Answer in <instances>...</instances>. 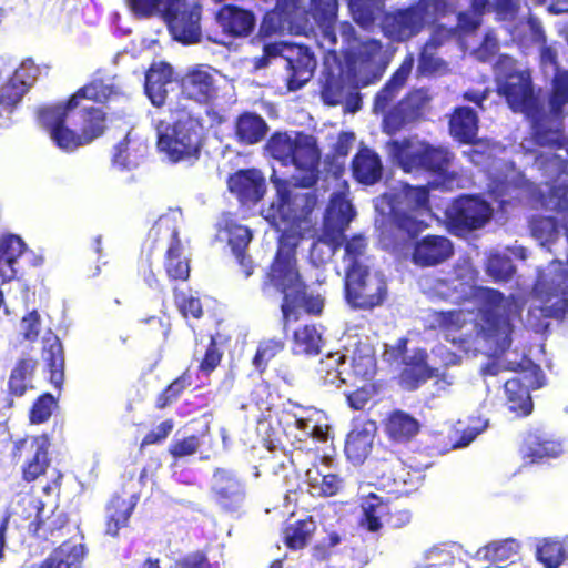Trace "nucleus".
<instances>
[{
    "label": "nucleus",
    "instance_id": "nucleus-1",
    "mask_svg": "<svg viewBox=\"0 0 568 568\" xmlns=\"http://www.w3.org/2000/svg\"><path fill=\"white\" fill-rule=\"evenodd\" d=\"M387 150L406 173H428L435 180L426 185L403 183L390 196L388 220L392 227L407 240L428 229L426 216L432 212L430 189L452 191L458 186L459 174L452 170L455 153L445 145L427 141L414 144L409 139L390 140Z\"/></svg>",
    "mask_w": 568,
    "mask_h": 568
},
{
    "label": "nucleus",
    "instance_id": "nucleus-2",
    "mask_svg": "<svg viewBox=\"0 0 568 568\" xmlns=\"http://www.w3.org/2000/svg\"><path fill=\"white\" fill-rule=\"evenodd\" d=\"M341 34L347 47L341 54L328 50L321 79V99L331 106L341 104L349 90L378 82L389 64L381 40L361 39L347 21L341 24Z\"/></svg>",
    "mask_w": 568,
    "mask_h": 568
},
{
    "label": "nucleus",
    "instance_id": "nucleus-3",
    "mask_svg": "<svg viewBox=\"0 0 568 568\" xmlns=\"http://www.w3.org/2000/svg\"><path fill=\"white\" fill-rule=\"evenodd\" d=\"M300 235L284 231L278 236L277 248L263 278L262 288L272 287L282 294L281 312L284 325L300 320V312L313 316L323 313L325 298L310 291L300 272L297 246Z\"/></svg>",
    "mask_w": 568,
    "mask_h": 568
},
{
    "label": "nucleus",
    "instance_id": "nucleus-4",
    "mask_svg": "<svg viewBox=\"0 0 568 568\" xmlns=\"http://www.w3.org/2000/svg\"><path fill=\"white\" fill-rule=\"evenodd\" d=\"M356 212L352 203L342 193H334L326 207L322 232L314 240L310 254L321 263L335 255L344 243L345 271L365 270L361 258L365 255L367 240L361 234H355L345 241V232L355 217Z\"/></svg>",
    "mask_w": 568,
    "mask_h": 568
},
{
    "label": "nucleus",
    "instance_id": "nucleus-5",
    "mask_svg": "<svg viewBox=\"0 0 568 568\" xmlns=\"http://www.w3.org/2000/svg\"><path fill=\"white\" fill-rule=\"evenodd\" d=\"M478 304L480 325L477 334L494 345L496 352L505 353L513 343L511 318L520 317L523 304L515 294L505 296L500 291L478 286L474 291Z\"/></svg>",
    "mask_w": 568,
    "mask_h": 568
},
{
    "label": "nucleus",
    "instance_id": "nucleus-6",
    "mask_svg": "<svg viewBox=\"0 0 568 568\" xmlns=\"http://www.w3.org/2000/svg\"><path fill=\"white\" fill-rule=\"evenodd\" d=\"M271 156L283 165L292 164L296 174L292 175L295 187H313L320 179L321 150L313 135L297 132L292 136L287 132H274L266 142Z\"/></svg>",
    "mask_w": 568,
    "mask_h": 568
},
{
    "label": "nucleus",
    "instance_id": "nucleus-7",
    "mask_svg": "<svg viewBox=\"0 0 568 568\" xmlns=\"http://www.w3.org/2000/svg\"><path fill=\"white\" fill-rule=\"evenodd\" d=\"M496 92L504 98L514 113L534 114L540 112L542 101L535 90L531 72L519 69L509 55H500L495 64Z\"/></svg>",
    "mask_w": 568,
    "mask_h": 568
},
{
    "label": "nucleus",
    "instance_id": "nucleus-8",
    "mask_svg": "<svg viewBox=\"0 0 568 568\" xmlns=\"http://www.w3.org/2000/svg\"><path fill=\"white\" fill-rule=\"evenodd\" d=\"M442 6H446L444 0H415L406 7L384 12L381 31L392 42H407L425 30L430 9L437 10Z\"/></svg>",
    "mask_w": 568,
    "mask_h": 568
},
{
    "label": "nucleus",
    "instance_id": "nucleus-9",
    "mask_svg": "<svg viewBox=\"0 0 568 568\" xmlns=\"http://www.w3.org/2000/svg\"><path fill=\"white\" fill-rule=\"evenodd\" d=\"M203 126L201 120L190 113H182L173 122L172 134L161 133L158 148L173 162L196 161L201 154Z\"/></svg>",
    "mask_w": 568,
    "mask_h": 568
},
{
    "label": "nucleus",
    "instance_id": "nucleus-10",
    "mask_svg": "<svg viewBox=\"0 0 568 568\" xmlns=\"http://www.w3.org/2000/svg\"><path fill=\"white\" fill-rule=\"evenodd\" d=\"M271 181L276 189V196L268 209L272 222L287 227L300 226L302 222H306L318 202L315 192L292 193L287 180L273 175Z\"/></svg>",
    "mask_w": 568,
    "mask_h": 568
},
{
    "label": "nucleus",
    "instance_id": "nucleus-11",
    "mask_svg": "<svg viewBox=\"0 0 568 568\" xmlns=\"http://www.w3.org/2000/svg\"><path fill=\"white\" fill-rule=\"evenodd\" d=\"M75 110L65 100L43 104L36 110L39 126L49 135L59 150L68 153L84 146L79 131L68 125V119Z\"/></svg>",
    "mask_w": 568,
    "mask_h": 568
},
{
    "label": "nucleus",
    "instance_id": "nucleus-12",
    "mask_svg": "<svg viewBox=\"0 0 568 568\" xmlns=\"http://www.w3.org/2000/svg\"><path fill=\"white\" fill-rule=\"evenodd\" d=\"M361 508L359 525L369 532H378L383 525L394 530L403 529L413 519V513L409 508L397 500L384 498L375 493L365 496Z\"/></svg>",
    "mask_w": 568,
    "mask_h": 568
},
{
    "label": "nucleus",
    "instance_id": "nucleus-13",
    "mask_svg": "<svg viewBox=\"0 0 568 568\" xmlns=\"http://www.w3.org/2000/svg\"><path fill=\"white\" fill-rule=\"evenodd\" d=\"M385 278L369 268L345 271V298L354 310L372 311L387 298Z\"/></svg>",
    "mask_w": 568,
    "mask_h": 568
},
{
    "label": "nucleus",
    "instance_id": "nucleus-14",
    "mask_svg": "<svg viewBox=\"0 0 568 568\" xmlns=\"http://www.w3.org/2000/svg\"><path fill=\"white\" fill-rule=\"evenodd\" d=\"M491 216L493 209L490 204L479 195H459L445 210L446 225L456 235L484 227Z\"/></svg>",
    "mask_w": 568,
    "mask_h": 568
},
{
    "label": "nucleus",
    "instance_id": "nucleus-15",
    "mask_svg": "<svg viewBox=\"0 0 568 568\" xmlns=\"http://www.w3.org/2000/svg\"><path fill=\"white\" fill-rule=\"evenodd\" d=\"M51 438L48 434L26 436L14 442L12 456L22 459L21 479L31 484L44 477L51 466Z\"/></svg>",
    "mask_w": 568,
    "mask_h": 568
},
{
    "label": "nucleus",
    "instance_id": "nucleus-16",
    "mask_svg": "<svg viewBox=\"0 0 568 568\" xmlns=\"http://www.w3.org/2000/svg\"><path fill=\"white\" fill-rule=\"evenodd\" d=\"M545 385V375L539 365L529 361L517 372L516 376L504 384L506 405L518 417H526L532 413L534 403L530 390L539 389Z\"/></svg>",
    "mask_w": 568,
    "mask_h": 568
},
{
    "label": "nucleus",
    "instance_id": "nucleus-17",
    "mask_svg": "<svg viewBox=\"0 0 568 568\" xmlns=\"http://www.w3.org/2000/svg\"><path fill=\"white\" fill-rule=\"evenodd\" d=\"M161 11L172 36L184 44L201 40V6L186 0H166Z\"/></svg>",
    "mask_w": 568,
    "mask_h": 568
},
{
    "label": "nucleus",
    "instance_id": "nucleus-18",
    "mask_svg": "<svg viewBox=\"0 0 568 568\" xmlns=\"http://www.w3.org/2000/svg\"><path fill=\"white\" fill-rule=\"evenodd\" d=\"M387 222H389L388 219ZM388 225L394 235L400 239L404 244L413 243L410 260L416 266H437L454 255L453 243L445 235L427 234L422 239H417L422 234L419 233L416 237L407 240L398 234L390 223Z\"/></svg>",
    "mask_w": 568,
    "mask_h": 568
},
{
    "label": "nucleus",
    "instance_id": "nucleus-19",
    "mask_svg": "<svg viewBox=\"0 0 568 568\" xmlns=\"http://www.w3.org/2000/svg\"><path fill=\"white\" fill-rule=\"evenodd\" d=\"M152 231L156 234H166L170 239L164 254L163 267L166 276L173 282H186L190 278V258L183 255V245L179 229L169 221H158Z\"/></svg>",
    "mask_w": 568,
    "mask_h": 568
},
{
    "label": "nucleus",
    "instance_id": "nucleus-20",
    "mask_svg": "<svg viewBox=\"0 0 568 568\" xmlns=\"http://www.w3.org/2000/svg\"><path fill=\"white\" fill-rule=\"evenodd\" d=\"M562 453V443L541 428L527 430L519 446L521 459L529 465L558 458Z\"/></svg>",
    "mask_w": 568,
    "mask_h": 568
},
{
    "label": "nucleus",
    "instance_id": "nucleus-21",
    "mask_svg": "<svg viewBox=\"0 0 568 568\" xmlns=\"http://www.w3.org/2000/svg\"><path fill=\"white\" fill-rule=\"evenodd\" d=\"M180 87L185 98L203 104L211 103L219 95L214 70L203 64L189 69L181 78Z\"/></svg>",
    "mask_w": 568,
    "mask_h": 568
},
{
    "label": "nucleus",
    "instance_id": "nucleus-22",
    "mask_svg": "<svg viewBox=\"0 0 568 568\" xmlns=\"http://www.w3.org/2000/svg\"><path fill=\"white\" fill-rule=\"evenodd\" d=\"M536 295L542 302V313L546 317L562 321L568 313V272L562 271L548 284L540 282L535 288Z\"/></svg>",
    "mask_w": 568,
    "mask_h": 568
},
{
    "label": "nucleus",
    "instance_id": "nucleus-23",
    "mask_svg": "<svg viewBox=\"0 0 568 568\" xmlns=\"http://www.w3.org/2000/svg\"><path fill=\"white\" fill-rule=\"evenodd\" d=\"M227 189L242 204H256L264 196L265 179L256 169H241L227 178Z\"/></svg>",
    "mask_w": 568,
    "mask_h": 568
},
{
    "label": "nucleus",
    "instance_id": "nucleus-24",
    "mask_svg": "<svg viewBox=\"0 0 568 568\" xmlns=\"http://www.w3.org/2000/svg\"><path fill=\"white\" fill-rule=\"evenodd\" d=\"M31 85L32 78L22 63L0 84V118H9L18 109Z\"/></svg>",
    "mask_w": 568,
    "mask_h": 568
},
{
    "label": "nucleus",
    "instance_id": "nucleus-25",
    "mask_svg": "<svg viewBox=\"0 0 568 568\" xmlns=\"http://www.w3.org/2000/svg\"><path fill=\"white\" fill-rule=\"evenodd\" d=\"M424 100L416 94H408L390 108L383 119V131L394 135L407 124L419 120L424 114Z\"/></svg>",
    "mask_w": 568,
    "mask_h": 568
},
{
    "label": "nucleus",
    "instance_id": "nucleus-26",
    "mask_svg": "<svg viewBox=\"0 0 568 568\" xmlns=\"http://www.w3.org/2000/svg\"><path fill=\"white\" fill-rule=\"evenodd\" d=\"M288 71L287 88L291 91L301 89L312 77L316 68V59L306 45L296 44L285 55Z\"/></svg>",
    "mask_w": 568,
    "mask_h": 568
},
{
    "label": "nucleus",
    "instance_id": "nucleus-27",
    "mask_svg": "<svg viewBox=\"0 0 568 568\" xmlns=\"http://www.w3.org/2000/svg\"><path fill=\"white\" fill-rule=\"evenodd\" d=\"M222 31L233 38H245L252 33L256 24L255 14L236 4L225 3L215 14Z\"/></svg>",
    "mask_w": 568,
    "mask_h": 568
},
{
    "label": "nucleus",
    "instance_id": "nucleus-28",
    "mask_svg": "<svg viewBox=\"0 0 568 568\" xmlns=\"http://www.w3.org/2000/svg\"><path fill=\"white\" fill-rule=\"evenodd\" d=\"M38 362L33 357L20 358L16 362L8 378V390L3 399L2 408L10 409L14 405V398H20L33 388L32 379Z\"/></svg>",
    "mask_w": 568,
    "mask_h": 568
},
{
    "label": "nucleus",
    "instance_id": "nucleus-29",
    "mask_svg": "<svg viewBox=\"0 0 568 568\" xmlns=\"http://www.w3.org/2000/svg\"><path fill=\"white\" fill-rule=\"evenodd\" d=\"M150 145L144 140L128 132L112 151L111 163L114 168L124 171L138 168L148 156Z\"/></svg>",
    "mask_w": 568,
    "mask_h": 568
},
{
    "label": "nucleus",
    "instance_id": "nucleus-30",
    "mask_svg": "<svg viewBox=\"0 0 568 568\" xmlns=\"http://www.w3.org/2000/svg\"><path fill=\"white\" fill-rule=\"evenodd\" d=\"M525 118L530 122V135L534 144L552 151L565 149L568 145L564 129L547 124L548 115L544 104L540 105L539 113L526 114Z\"/></svg>",
    "mask_w": 568,
    "mask_h": 568
},
{
    "label": "nucleus",
    "instance_id": "nucleus-31",
    "mask_svg": "<svg viewBox=\"0 0 568 568\" xmlns=\"http://www.w3.org/2000/svg\"><path fill=\"white\" fill-rule=\"evenodd\" d=\"M224 231L227 234V244L237 264L241 266L244 276L250 277L255 270L253 260L247 254V247L253 239L252 231L247 226L241 225L233 220H225Z\"/></svg>",
    "mask_w": 568,
    "mask_h": 568
},
{
    "label": "nucleus",
    "instance_id": "nucleus-32",
    "mask_svg": "<svg viewBox=\"0 0 568 568\" xmlns=\"http://www.w3.org/2000/svg\"><path fill=\"white\" fill-rule=\"evenodd\" d=\"M352 175L354 180L365 186H372L378 183L384 173V166L381 156L374 150L363 146L352 159Z\"/></svg>",
    "mask_w": 568,
    "mask_h": 568
},
{
    "label": "nucleus",
    "instance_id": "nucleus-33",
    "mask_svg": "<svg viewBox=\"0 0 568 568\" xmlns=\"http://www.w3.org/2000/svg\"><path fill=\"white\" fill-rule=\"evenodd\" d=\"M435 376H437V368L428 365L426 351L418 349L413 357L405 362V367L399 372L397 382L403 389L413 392Z\"/></svg>",
    "mask_w": 568,
    "mask_h": 568
},
{
    "label": "nucleus",
    "instance_id": "nucleus-34",
    "mask_svg": "<svg viewBox=\"0 0 568 568\" xmlns=\"http://www.w3.org/2000/svg\"><path fill=\"white\" fill-rule=\"evenodd\" d=\"M26 251L27 244L19 235L7 233L0 236V285L16 278V265Z\"/></svg>",
    "mask_w": 568,
    "mask_h": 568
},
{
    "label": "nucleus",
    "instance_id": "nucleus-35",
    "mask_svg": "<svg viewBox=\"0 0 568 568\" xmlns=\"http://www.w3.org/2000/svg\"><path fill=\"white\" fill-rule=\"evenodd\" d=\"M42 359L49 372V382L61 389L64 382V351L60 338L51 331L42 338Z\"/></svg>",
    "mask_w": 568,
    "mask_h": 568
},
{
    "label": "nucleus",
    "instance_id": "nucleus-36",
    "mask_svg": "<svg viewBox=\"0 0 568 568\" xmlns=\"http://www.w3.org/2000/svg\"><path fill=\"white\" fill-rule=\"evenodd\" d=\"M384 430L386 436L394 443L406 444L420 432L419 420L402 409L392 410L385 422Z\"/></svg>",
    "mask_w": 568,
    "mask_h": 568
},
{
    "label": "nucleus",
    "instance_id": "nucleus-37",
    "mask_svg": "<svg viewBox=\"0 0 568 568\" xmlns=\"http://www.w3.org/2000/svg\"><path fill=\"white\" fill-rule=\"evenodd\" d=\"M88 550L83 544L65 540L55 547L36 568H82Z\"/></svg>",
    "mask_w": 568,
    "mask_h": 568
},
{
    "label": "nucleus",
    "instance_id": "nucleus-38",
    "mask_svg": "<svg viewBox=\"0 0 568 568\" xmlns=\"http://www.w3.org/2000/svg\"><path fill=\"white\" fill-rule=\"evenodd\" d=\"M414 65L413 54L404 58L400 65L386 81L374 98V110L384 112L397 97L399 90L405 85Z\"/></svg>",
    "mask_w": 568,
    "mask_h": 568
},
{
    "label": "nucleus",
    "instance_id": "nucleus-39",
    "mask_svg": "<svg viewBox=\"0 0 568 568\" xmlns=\"http://www.w3.org/2000/svg\"><path fill=\"white\" fill-rule=\"evenodd\" d=\"M267 131L266 121L255 112H242L234 123L235 140L242 145H253L261 142L266 136Z\"/></svg>",
    "mask_w": 568,
    "mask_h": 568
},
{
    "label": "nucleus",
    "instance_id": "nucleus-40",
    "mask_svg": "<svg viewBox=\"0 0 568 568\" xmlns=\"http://www.w3.org/2000/svg\"><path fill=\"white\" fill-rule=\"evenodd\" d=\"M172 81V68L166 62L153 63L145 72L144 91L151 103L162 106L168 97L166 84Z\"/></svg>",
    "mask_w": 568,
    "mask_h": 568
},
{
    "label": "nucleus",
    "instance_id": "nucleus-41",
    "mask_svg": "<svg viewBox=\"0 0 568 568\" xmlns=\"http://www.w3.org/2000/svg\"><path fill=\"white\" fill-rule=\"evenodd\" d=\"M450 135L459 143L473 144L478 132L477 113L469 106H456L450 115Z\"/></svg>",
    "mask_w": 568,
    "mask_h": 568
},
{
    "label": "nucleus",
    "instance_id": "nucleus-42",
    "mask_svg": "<svg viewBox=\"0 0 568 568\" xmlns=\"http://www.w3.org/2000/svg\"><path fill=\"white\" fill-rule=\"evenodd\" d=\"M134 508L135 501L113 495L105 506V535L118 537L120 530L129 526Z\"/></svg>",
    "mask_w": 568,
    "mask_h": 568
},
{
    "label": "nucleus",
    "instance_id": "nucleus-43",
    "mask_svg": "<svg viewBox=\"0 0 568 568\" xmlns=\"http://www.w3.org/2000/svg\"><path fill=\"white\" fill-rule=\"evenodd\" d=\"M317 530V523L313 516L297 519L292 524H287L282 529V541L290 550H302L308 546Z\"/></svg>",
    "mask_w": 568,
    "mask_h": 568
},
{
    "label": "nucleus",
    "instance_id": "nucleus-44",
    "mask_svg": "<svg viewBox=\"0 0 568 568\" xmlns=\"http://www.w3.org/2000/svg\"><path fill=\"white\" fill-rule=\"evenodd\" d=\"M33 508L37 510V514L36 518L28 525V531L34 537L48 539L68 524V517L62 511H52L47 519H43L44 503L40 499L33 503Z\"/></svg>",
    "mask_w": 568,
    "mask_h": 568
},
{
    "label": "nucleus",
    "instance_id": "nucleus-45",
    "mask_svg": "<svg viewBox=\"0 0 568 568\" xmlns=\"http://www.w3.org/2000/svg\"><path fill=\"white\" fill-rule=\"evenodd\" d=\"M116 93L113 84L102 78H93L79 88L65 101L75 109L81 106L82 100H90L97 103H105Z\"/></svg>",
    "mask_w": 568,
    "mask_h": 568
},
{
    "label": "nucleus",
    "instance_id": "nucleus-46",
    "mask_svg": "<svg viewBox=\"0 0 568 568\" xmlns=\"http://www.w3.org/2000/svg\"><path fill=\"white\" fill-rule=\"evenodd\" d=\"M79 133L84 145L100 138L106 129V113L98 106H80Z\"/></svg>",
    "mask_w": 568,
    "mask_h": 568
},
{
    "label": "nucleus",
    "instance_id": "nucleus-47",
    "mask_svg": "<svg viewBox=\"0 0 568 568\" xmlns=\"http://www.w3.org/2000/svg\"><path fill=\"white\" fill-rule=\"evenodd\" d=\"M306 483L317 497L329 498L337 496L345 488V480L334 473L321 474L317 467L306 471Z\"/></svg>",
    "mask_w": 568,
    "mask_h": 568
},
{
    "label": "nucleus",
    "instance_id": "nucleus-48",
    "mask_svg": "<svg viewBox=\"0 0 568 568\" xmlns=\"http://www.w3.org/2000/svg\"><path fill=\"white\" fill-rule=\"evenodd\" d=\"M213 493L216 500L224 507H229L233 501L242 495V484L227 469L219 468L213 474Z\"/></svg>",
    "mask_w": 568,
    "mask_h": 568
},
{
    "label": "nucleus",
    "instance_id": "nucleus-49",
    "mask_svg": "<svg viewBox=\"0 0 568 568\" xmlns=\"http://www.w3.org/2000/svg\"><path fill=\"white\" fill-rule=\"evenodd\" d=\"M487 427L488 419L480 416H470L467 420H458L449 435V444L453 448L466 447Z\"/></svg>",
    "mask_w": 568,
    "mask_h": 568
},
{
    "label": "nucleus",
    "instance_id": "nucleus-50",
    "mask_svg": "<svg viewBox=\"0 0 568 568\" xmlns=\"http://www.w3.org/2000/svg\"><path fill=\"white\" fill-rule=\"evenodd\" d=\"M520 549V542L514 538L494 540L480 547L476 557L489 564L503 565L515 557Z\"/></svg>",
    "mask_w": 568,
    "mask_h": 568
},
{
    "label": "nucleus",
    "instance_id": "nucleus-51",
    "mask_svg": "<svg viewBox=\"0 0 568 568\" xmlns=\"http://www.w3.org/2000/svg\"><path fill=\"white\" fill-rule=\"evenodd\" d=\"M462 546L457 542H442L424 554V561L417 568H453Z\"/></svg>",
    "mask_w": 568,
    "mask_h": 568
},
{
    "label": "nucleus",
    "instance_id": "nucleus-52",
    "mask_svg": "<svg viewBox=\"0 0 568 568\" xmlns=\"http://www.w3.org/2000/svg\"><path fill=\"white\" fill-rule=\"evenodd\" d=\"M536 559L545 568H558L567 559V549L564 540L557 537H545L536 545Z\"/></svg>",
    "mask_w": 568,
    "mask_h": 568
},
{
    "label": "nucleus",
    "instance_id": "nucleus-53",
    "mask_svg": "<svg viewBox=\"0 0 568 568\" xmlns=\"http://www.w3.org/2000/svg\"><path fill=\"white\" fill-rule=\"evenodd\" d=\"M373 436L365 428H353L346 437L344 452L355 465L363 464L372 450Z\"/></svg>",
    "mask_w": 568,
    "mask_h": 568
},
{
    "label": "nucleus",
    "instance_id": "nucleus-54",
    "mask_svg": "<svg viewBox=\"0 0 568 568\" xmlns=\"http://www.w3.org/2000/svg\"><path fill=\"white\" fill-rule=\"evenodd\" d=\"M323 346L322 333L314 324H305L293 333V353L303 355H317Z\"/></svg>",
    "mask_w": 568,
    "mask_h": 568
},
{
    "label": "nucleus",
    "instance_id": "nucleus-55",
    "mask_svg": "<svg viewBox=\"0 0 568 568\" xmlns=\"http://www.w3.org/2000/svg\"><path fill=\"white\" fill-rule=\"evenodd\" d=\"M317 372L325 384H346V355L341 353L328 354L325 358L321 359Z\"/></svg>",
    "mask_w": 568,
    "mask_h": 568
},
{
    "label": "nucleus",
    "instance_id": "nucleus-56",
    "mask_svg": "<svg viewBox=\"0 0 568 568\" xmlns=\"http://www.w3.org/2000/svg\"><path fill=\"white\" fill-rule=\"evenodd\" d=\"M568 103V71L564 70L554 75L551 89L548 97L549 113L552 118L561 121L564 109Z\"/></svg>",
    "mask_w": 568,
    "mask_h": 568
},
{
    "label": "nucleus",
    "instance_id": "nucleus-57",
    "mask_svg": "<svg viewBox=\"0 0 568 568\" xmlns=\"http://www.w3.org/2000/svg\"><path fill=\"white\" fill-rule=\"evenodd\" d=\"M466 324L462 310L436 311L432 315L430 328L439 331L446 337L459 332Z\"/></svg>",
    "mask_w": 568,
    "mask_h": 568
},
{
    "label": "nucleus",
    "instance_id": "nucleus-58",
    "mask_svg": "<svg viewBox=\"0 0 568 568\" xmlns=\"http://www.w3.org/2000/svg\"><path fill=\"white\" fill-rule=\"evenodd\" d=\"M352 374L363 381L371 379L376 369V359L369 346L357 345L351 357Z\"/></svg>",
    "mask_w": 568,
    "mask_h": 568
},
{
    "label": "nucleus",
    "instance_id": "nucleus-59",
    "mask_svg": "<svg viewBox=\"0 0 568 568\" xmlns=\"http://www.w3.org/2000/svg\"><path fill=\"white\" fill-rule=\"evenodd\" d=\"M356 22L363 28L374 24L378 16L384 11V0H349Z\"/></svg>",
    "mask_w": 568,
    "mask_h": 568
},
{
    "label": "nucleus",
    "instance_id": "nucleus-60",
    "mask_svg": "<svg viewBox=\"0 0 568 568\" xmlns=\"http://www.w3.org/2000/svg\"><path fill=\"white\" fill-rule=\"evenodd\" d=\"M285 348V341L283 338H268L258 343L256 352L252 358V364L255 369L263 374L268 366V363L274 359Z\"/></svg>",
    "mask_w": 568,
    "mask_h": 568
},
{
    "label": "nucleus",
    "instance_id": "nucleus-61",
    "mask_svg": "<svg viewBox=\"0 0 568 568\" xmlns=\"http://www.w3.org/2000/svg\"><path fill=\"white\" fill-rule=\"evenodd\" d=\"M486 273L498 283L508 282L516 273L511 258L501 253H491L487 257Z\"/></svg>",
    "mask_w": 568,
    "mask_h": 568
},
{
    "label": "nucleus",
    "instance_id": "nucleus-62",
    "mask_svg": "<svg viewBox=\"0 0 568 568\" xmlns=\"http://www.w3.org/2000/svg\"><path fill=\"white\" fill-rule=\"evenodd\" d=\"M544 205L561 216L564 227L568 230V184H555L549 187Z\"/></svg>",
    "mask_w": 568,
    "mask_h": 568
},
{
    "label": "nucleus",
    "instance_id": "nucleus-63",
    "mask_svg": "<svg viewBox=\"0 0 568 568\" xmlns=\"http://www.w3.org/2000/svg\"><path fill=\"white\" fill-rule=\"evenodd\" d=\"M191 385V375L189 369H185L180 376L172 381L155 399V407L164 409L183 394V392Z\"/></svg>",
    "mask_w": 568,
    "mask_h": 568
},
{
    "label": "nucleus",
    "instance_id": "nucleus-64",
    "mask_svg": "<svg viewBox=\"0 0 568 568\" xmlns=\"http://www.w3.org/2000/svg\"><path fill=\"white\" fill-rule=\"evenodd\" d=\"M529 227L532 236L542 243L554 242L558 236V221L552 216H534Z\"/></svg>",
    "mask_w": 568,
    "mask_h": 568
}]
</instances>
